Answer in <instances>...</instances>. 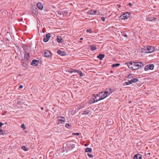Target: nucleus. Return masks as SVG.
I'll return each mask as SVG.
<instances>
[{
	"label": "nucleus",
	"mask_w": 159,
	"mask_h": 159,
	"mask_svg": "<svg viewBox=\"0 0 159 159\" xmlns=\"http://www.w3.org/2000/svg\"><path fill=\"white\" fill-rule=\"evenodd\" d=\"M120 65V64L119 63L113 64L112 65V67H114L117 66H119Z\"/></svg>",
	"instance_id": "nucleus-28"
},
{
	"label": "nucleus",
	"mask_w": 159,
	"mask_h": 159,
	"mask_svg": "<svg viewBox=\"0 0 159 159\" xmlns=\"http://www.w3.org/2000/svg\"><path fill=\"white\" fill-rule=\"evenodd\" d=\"M73 135H78L79 134V133H73L72 134Z\"/></svg>",
	"instance_id": "nucleus-37"
},
{
	"label": "nucleus",
	"mask_w": 159,
	"mask_h": 159,
	"mask_svg": "<svg viewBox=\"0 0 159 159\" xmlns=\"http://www.w3.org/2000/svg\"><path fill=\"white\" fill-rule=\"evenodd\" d=\"M21 127L23 128V129H25V125L23 124L21 125Z\"/></svg>",
	"instance_id": "nucleus-31"
},
{
	"label": "nucleus",
	"mask_w": 159,
	"mask_h": 159,
	"mask_svg": "<svg viewBox=\"0 0 159 159\" xmlns=\"http://www.w3.org/2000/svg\"><path fill=\"white\" fill-rule=\"evenodd\" d=\"M46 37L47 38V39H48H48L50 37H51V35L50 34L48 33L46 34Z\"/></svg>",
	"instance_id": "nucleus-29"
},
{
	"label": "nucleus",
	"mask_w": 159,
	"mask_h": 159,
	"mask_svg": "<svg viewBox=\"0 0 159 159\" xmlns=\"http://www.w3.org/2000/svg\"><path fill=\"white\" fill-rule=\"evenodd\" d=\"M76 72H77L80 75L81 77H83L84 76L83 74L81 71L79 70H77Z\"/></svg>",
	"instance_id": "nucleus-22"
},
{
	"label": "nucleus",
	"mask_w": 159,
	"mask_h": 159,
	"mask_svg": "<svg viewBox=\"0 0 159 159\" xmlns=\"http://www.w3.org/2000/svg\"><path fill=\"white\" fill-rule=\"evenodd\" d=\"M104 57L105 55L104 54H100L97 56V58L99 59L100 60H102Z\"/></svg>",
	"instance_id": "nucleus-15"
},
{
	"label": "nucleus",
	"mask_w": 159,
	"mask_h": 159,
	"mask_svg": "<svg viewBox=\"0 0 159 159\" xmlns=\"http://www.w3.org/2000/svg\"><path fill=\"white\" fill-rule=\"evenodd\" d=\"M30 56L29 54L28 53H26L25 55V58L27 60H29L30 59Z\"/></svg>",
	"instance_id": "nucleus-17"
},
{
	"label": "nucleus",
	"mask_w": 159,
	"mask_h": 159,
	"mask_svg": "<svg viewBox=\"0 0 159 159\" xmlns=\"http://www.w3.org/2000/svg\"><path fill=\"white\" fill-rule=\"evenodd\" d=\"M127 64L129 68L134 70L137 69L139 67H142L143 66V64L140 62L135 63L131 61L127 63Z\"/></svg>",
	"instance_id": "nucleus-1"
},
{
	"label": "nucleus",
	"mask_w": 159,
	"mask_h": 159,
	"mask_svg": "<svg viewBox=\"0 0 159 159\" xmlns=\"http://www.w3.org/2000/svg\"><path fill=\"white\" fill-rule=\"evenodd\" d=\"M37 7L40 10H42L43 8V5L41 2H38L37 4Z\"/></svg>",
	"instance_id": "nucleus-10"
},
{
	"label": "nucleus",
	"mask_w": 159,
	"mask_h": 159,
	"mask_svg": "<svg viewBox=\"0 0 159 159\" xmlns=\"http://www.w3.org/2000/svg\"><path fill=\"white\" fill-rule=\"evenodd\" d=\"M21 148L25 151H27L28 150V149L26 148L25 146H22L21 147Z\"/></svg>",
	"instance_id": "nucleus-26"
},
{
	"label": "nucleus",
	"mask_w": 159,
	"mask_h": 159,
	"mask_svg": "<svg viewBox=\"0 0 159 159\" xmlns=\"http://www.w3.org/2000/svg\"><path fill=\"white\" fill-rule=\"evenodd\" d=\"M3 125V124L2 123V122H0V127H2V126Z\"/></svg>",
	"instance_id": "nucleus-42"
},
{
	"label": "nucleus",
	"mask_w": 159,
	"mask_h": 159,
	"mask_svg": "<svg viewBox=\"0 0 159 159\" xmlns=\"http://www.w3.org/2000/svg\"><path fill=\"white\" fill-rule=\"evenodd\" d=\"M80 40H83V38H81L80 39Z\"/></svg>",
	"instance_id": "nucleus-45"
},
{
	"label": "nucleus",
	"mask_w": 159,
	"mask_h": 159,
	"mask_svg": "<svg viewBox=\"0 0 159 159\" xmlns=\"http://www.w3.org/2000/svg\"><path fill=\"white\" fill-rule=\"evenodd\" d=\"M154 66L152 64L147 65L145 66L144 70L146 71L148 70H152L154 69Z\"/></svg>",
	"instance_id": "nucleus-4"
},
{
	"label": "nucleus",
	"mask_w": 159,
	"mask_h": 159,
	"mask_svg": "<svg viewBox=\"0 0 159 159\" xmlns=\"http://www.w3.org/2000/svg\"><path fill=\"white\" fill-rule=\"evenodd\" d=\"M45 38H44V39H43V40H45Z\"/></svg>",
	"instance_id": "nucleus-49"
},
{
	"label": "nucleus",
	"mask_w": 159,
	"mask_h": 159,
	"mask_svg": "<svg viewBox=\"0 0 159 159\" xmlns=\"http://www.w3.org/2000/svg\"><path fill=\"white\" fill-rule=\"evenodd\" d=\"M101 19H102V21L103 22H104L105 21V18L103 17H102L101 18Z\"/></svg>",
	"instance_id": "nucleus-36"
},
{
	"label": "nucleus",
	"mask_w": 159,
	"mask_h": 159,
	"mask_svg": "<svg viewBox=\"0 0 159 159\" xmlns=\"http://www.w3.org/2000/svg\"><path fill=\"white\" fill-rule=\"evenodd\" d=\"M94 98L95 101L97 102L101 100V99H100V98L99 97H98L97 95V94L96 95V96Z\"/></svg>",
	"instance_id": "nucleus-23"
},
{
	"label": "nucleus",
	"mask_w": 159,
	"mask_h": 159,
	"mask_svg": "<svg viewBox=\"0 0 159 159\" xmlns=\"http://www.w3.org/2000/svg\"><path fill=\"white\" fill-rule=\"evenodd\" d=\"M90 47L92 51H93L96 49V46L94 45H91L90 46Z\"/></svg>",
	"instance_id": "nucleus-21"
},
{
	"label": "nucleus",
	"mask_w": 159,
	"mask_h": 159,
	"mask_svg": "<svg viewBox=\"0 0 159 159\" xmlns=\"http://www.w3.org/2000/svg\"><path fill=\"white\" fill-rule=\"evenodd\" d=\"M32 12L35 15H37L38 13V12L36 7H33V8H32Z\"/></svg>",
	"instance_id": "nucleus-13"
},
{
	"label": "nucleus",
	"mask_w": 159,
	"mask_h": 159,
	"mask_svg": "<svg viewBox=\"0 0 159 159\" xmlns=\"http://www.w3.org/2000/svg\"><path fill=\"white\" fill-rule=\"evenodd\" d=\"M125 84L126 85H127L130 84V83L129 82V81H128V82H126L125 83Z\"/></svg>",
	"instance_id": "nucleus-33"
},
{
	"label": "nucleus",
	"mask_w": 159,
	"mask_h": 159,
	"mask_svg": "<svg viewBox=\"0 0 159 159\" xmlns=\"http://www.w3.org/2000/svg\"><path fill=\"white\" fill-rule=\"evenodd\" d=\"M125 37H126L127 36V35L126 34H125L124 36Z\"/></svg>",
	"instance_id": "nucleus-46"
},
{
	"label": "nucleus",
	"mask_w": 159,
	"mask_h": 159,
	"mask_svg": "<svg viewBox=\"0 0 159 159\" xmlns=\"http://www.w3.org/2000/svg\"><path fill=\"white\" fill-rule=\"evenodd\" d=\"M111 93L112 92L110 90V92L105 91L104 92H100L97 94V95L98 97L100 98V99L101 100L104 99Z\"/></svg>",
	"instance_id": "nucleus-2"
},
{
	"label": "nucleus",
	"mask_w": 159,
	"mask_h": 159,
	"mask_svg": "<svg viewBox=\"0 0 159 159\" xmlns=\"http://www.w3.org/2000/svg\"><path fill=\"white\" fill-rule=\"evenodd\" d=\"M41 109L42 110H43V107L41 108Z\"/></svg>",
	"instance_id": "nucleus-48"
},
{
	"label": "nucleus",
	"mask_w": 159,
	"mask_h": 159,
	"mask_svg": "<svg viewBox=\"0 0 159 159\" xmlns=\"http://www.w3.org/2000/svg\"><path fill=\"white\" fill-rule=\"evenodd\" d=\"M11 36L10 34L7 33L4 36V39L5 40H9L11 39Z\"/></svg>",
	"instance_id": "nucleus-9"
},
{
	"label": "nucleus",
	"mask_w": 159,
	"mask_h": 159,
	"mask_svg": "<svg viewBox=\"0 0 159 159\" xmlns=\"http://www.w3.org/2000/svg\"><path fill=\"white\" fill-rule=\"evenodd\" d=\"M130 13L128 12L125 13L122 15H121L120 16V17H121L122 16L123 17L122 18V19H127L130 17Z\"/></svg>",
	"instance_id": "nucleus-3"
},
{
	"label": "nucleus",
	"mask_w": 159,
	"mask_h": 159,
	"mask_svg": "<svg viewBox=\"0 0 159 159\" xmlns=\"http://www.w3.org/2000/svg\"><path fill=\"white\" fill-rule=\"evenodd\" d=\"M48 41V40H43L44 42L45 43L47 42Z\"/></svg>",
	"instance_id": "nucleus-44"
},
{
	"label": "nucleus",
	"mask_w": 159,
	"mask_h": 159,
	"mask_svg": "<svg viewBox=\"0 0 159 159\" xmlns=\"http://www.w3.org/2000/svg\"><path fill=\"white\" fill-rule=\"evenodd\" d=\"M96 102H97L95 101L94 98H91L89 101L90 104Z\"/></svg>",
	"instance_id": "nucleus-24"
},
{
	"label": "nucleus",
	"mask_w": 159,
	"mask_h": 159,
	"mask_svg": "<svg viewBox=\"0 0 159 159\" xmlns=\"http://www.w3.org/2000/svg\"><path fill=\"white\" fill-rule=\"evenodd\" d=\"M94 15H99L100 14V12L99 10H93Z\"/></svg>",
	"instance_id": "nucleus-16"
},
{
	"label": "nucleus",
	"mask_w": 159,
	"mask_h": 159,
	"mask_svg": "<svg viewBox=\"0 0 159 159\" xmlns=\"http://www.w3.org/2000/svg\"><path fill=\"white\" fill-rule=\"evenodd\" d=\"M89 113V112L88 111H84L83 112V115H88Z\"/></svg>",
	"instance_id": "nucleus-27"
},
{
	"label": "nucleus",
	"mask_w": 159,
	"mask_h": 159,
	"mask_svg": "<svg viewBox=\"0 0 159 159\" xmlns=\"http://www.w3.org/2000/svg\"><path fill=\"white\" fill-rule=\"evenodd\" d=\"M129 6H132V4L131 3H129Z\"/></svg>",
	"instance_id": "nucleus-43"
},
{
	"label": "nucleus",
	"mask_w": 159,
	"mask_h": 159,
	"mask_svg": "<svg viewBox=\"0 0 159 159\" xmlns=\"http://www.w3.org/2000/svg\"><path fill=\"white\" fill-rule=\"evenodd\" d=\"M92 30L91 29H89L86 30V32L88 33H90Z\"/></svg>",
	"instance_id": "nucleus-32"
},
{
	"label": "nucleus",
	"mask_w": 159,
	"mask_h": 159,
	"mask_svg": "<svg viewBox=\"0 0 159 159\" xmlns=\"http://www.w3.org/2000/svg\"><path fill=\"white\" fill-rule=\"evenodd\" d=\"M87 155L90 158H92L93 157V156L92 154H88Z\"/></svg>",
	"instance_id": "nucleus-34"
},
{
	"label": "nucleus",
	"mask_w": 159,
	"mask_h": 159,
	"mask_svg": "<svg viewBox=\"0 0 159 159\" xmlns=\"http://www.w3.org/2000/svg\"><path fill=\"white\" fill-rule=\"evenodd\" d=\"M39 61L38 60H33L31 63V65L34 66H36L39 64Z\"/></svg>",
	"instance_id": "nucleus-8"
},
{
	"label": "nucleus",
	"mask_w": 159,
	"mask_h": 159,
	"mask_svg": "<svg viewBox=\"0 0 159 159\" xmlns=\"http://www.w3.org/2000/svg\"><path fill=\"white\" fill-rule=\"evenodd\" d=\"M92 151V149L91 148H86L85 149V152H91Z\"/></svg>",
	"instance_id": "nucleus-20"
},
{
	"label": "nucleus",
	"mask_w": 159,
	"mask_h": 159,
	"mask_svg": "<svg viewBox=\"0 0 159 159\" xmlns=\"http://www.w3.org/2000/svg\"><path fill=\"white\" fill-rule=\"evenodd\" d=\"M65 126L68 128H69L71 127V125L68 123H66L65 124Z\"/></svg>",
	"instance_id": "nucleus-25"
},
{
	"label": "nucleus",
	"mask_w": 159,
	"mask_h": 159,
	"mask_svg": "<svg viewBox=\"0 0 159 159\" xmlns=\"http://www.w3.org/2000/svg\"><path fill=\"white\" fill-rule=\"evenodd\" d=\"M84 145L85 146H87V144H85Z\"/></svg>",
	"instance_id": "nucleus-47"
},
{
	"label": "nucleus",
	"mask_w": 159,
	"mask_h": 159,
	"mask_svg": "<svg viewBox=\"0 0 159 159\" xmlns=\"http://www.w3.org/2000/svg\"><path fill=\"white\" fill-rule=\"evenodd\" d=\"M154 48L152 46L148 47L147 48V51L145 52L147 53H150L153 52L154 51Z\"/></svg>",
	"instance_id": "nucleus-5"
},
{
	"label": "nucleus",
	"mask_w": 159,
	"mask_h": 159,
	"mask_svg": "<svg viewBox=\"0 0 159 159\" xmlns=\"http://www.w3.org/2000/svg\"><path fill=\"white\" fill-rule=\"evenodd\" d=\"M134 159H141L142 156L140 154H136L134 157Z\"/></svg>",
	"instance_id": "nucleus-12"
},
{
	"label": "nucleus",
	"mask_w": 159,
	"mask_h": 159,
	"mask_svg": "<svg viewBox=\"0 0 159 159\" xmlns=\"http://www.w3.org/2000/svg\"><path fill=\"white\" fill-rule=\"evenodd\" d=\"M23 87V86L22 85H20L19 87V88H20V89H22Z\"/></svg>",
	"instance_id": "nucleus-41"
},
{
	"label": "nucleus",
	"mask_w": 159,
	"mask_h": 159,
	"mask_svg": "<svg viewBox=\"0 0 159 159\" xmlns=\"http://www.w3.org/2000/svg\"><path fill=\"white\" fill-rule=\"evenodd\" d=\"M57 53L61 56H64L66 55V52H62L61 50H59L57 51Z\"/></svg>",
	"instance_id": "nucleus-11"
},
{
	"label": "nucleus",
	"mask_w": 159,
	"mask_h": 159,
	"mask_svg": "<svg viewBox=\"0 0 159 159\" xmlns=\"http://www.w3.org/2000/svg\"><path fill=\"white\" fill-rule=\"evenodd\" d=\"M87 13L91 15H94L93 10H89L88 11Z\"/></svg>",
	"instance_id": "nucleus-18"
},
{
	"label": "nucleus",
	"mask_w": 159,
	"mask_h": 159,
	"mask_svg": "<svg viewBox=\"0 0 159 159\" xmlns=\"http://www.w3.org/2000/svg\"><path fill=\"white\" fill-rule=\"evenodd\" d=\"M57 40H62V39L61 38H60V37H59V38L58 37L57 38Z\"/></svg>",
	"instance_id": "nucleus-39"
},
{
	"label": "nucleus",
	"mask_w": 159,
	"mask_h": 159,
	"mask_svg": "<svg viewBox=\"0 0 159 159\" xmlns=\"http://www.w3.org/2000/svg\"><path fill=\"white\" fill-rule=\"evenodd\" d=\"M43 53L44 56L46 57H50L52 54L51 52L48 50H45L43 51Z\"/></svg>",
	"instance_id": "nucleus-6"
},
{
	"label": "nucleus",
	"mask_w": 159,
	"mask_h": 159,
	"mask_svg": "<svg viewBox=\"0 0 159 159\" xmlns=\"http://www.w3.org/2000/svg\"><path fill=\"white\" fill-rule=\"evenodd\" d=\"M57 41L59 43H62L63 42L62 41V40H57Z\"/></svg>",
	"instance_id": "nucleus-40"
},
{
	"label": "nucleus",
	"mask_w": 159,
	"mask_h": 159,
	"mask_svg": "<svg viewBox=\"0 0 159 159\" xmlns=\"http://www.w3.org/2000/svg\"><path fill=\"white\" fill-rule=\"evenodd\" d=\"M155 19H156V18L152 17H148L147 18V20L148 21H153Z\"/></svg>",
	"instance_id": "nucleus-19"
},
{
	"label": "nucleus",
	"mask_w": 159,
	"mask_h": 159,
	"mask_svg": "<svg viewBox=\"0 0 159 159\" xmlns=\"http://www.w3.org/2000/svg\"><path fill=\"white\" fill-rule=\"evenodd\" d=\"M58 118V124H61L64 122L65 121V119L64 117L59 116Z\"/></svg>",
	"instance_id": "nucleus-7"
},
{
	"label": "nucleus",
	"mask_w": 159,
	"mask_h": 159,
	"mask_svg": "<svg viewBox=\"0 0 159 159\" xmlns=\"http://www.w3.org/2000/svg\"><path fill=\"white\" fill-rule=\"evenodd\" d=\"M138 81V80L137 79H133L130 80L129 81V82L130 83V84H132L133 83H135L137 82Z\"/></svg>",
	"instance_id": "nucleus-14"
},
{
	"label": "nucleus",
	"mask_w": 159,
	"mask_h": 159,
	"mask_svg": "<svg viewBox=\"0 0 159 159\" xmlns=\"http://www.w3.org/2000/svg\"><path fill=\"white\" fill-rule=\"evenodd\" d=\"M57 14L59 15H62V13L61 11H57Z\"/></svg>",
	"instance_id": "nucleus-30"
},
{
	"label": "nucleus",
	"mask_w": 159,
	"mask_h": 159,
	"mask_svg": "<svg viewBox=\"0 0 159 159\" xmlns=\"http://www.w3.org/2000/svg\"><path fill=\"white\" fill-rule=\"evenodd\" d=\"M3 133V130L0 129V134H2Z\"/></svg>",
	"instance_id": "nucleus-38"
},
{
	"label": "nucleus",
	"mask_w": 159,
	"mask_h": 159,
	"mask_svg": "<svg viewBox=\"0 0 159 159\" xmlns=\"http://www.w3.org/2000/svg\"><path fill=\"white\" fill-rule=\"evenodd\" d=\"M63 15H64V14L66 15L67 13V11H63Z\"/></svg>",
	"instance_id": "nucleus-35"
}]
</instances>
